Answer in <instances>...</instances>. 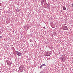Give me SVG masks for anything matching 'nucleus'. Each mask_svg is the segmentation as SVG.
<instances>
[{
    "instance_id": "obj_2",
    "label": "nucleus",
    "mask_w": 73,
    "mask_h": 73,
    "mask_svg": "<svg viewBox=\"0 0 73 73\" xmlns=\"http://www.w3.org/2000/svg\"><path fill=\"white\" fill-rule=\"evenodd\" d=\"M50 54H51V53L47 51V52L46 53V56H50Z\"/></svg>"
},
{
    "instance_id": "obj_6",
    "label": "nucleus",
    "mask_w": 73,
    "mask_h": 73,
    "mask_svg": "<svg viewBox=\"0 0 73 73\" xmlns=\"http://www.w3.org/2000/svg\"><path fill=\"white\" fill-rule=\"evenodd\" d=\"M46 66V65L45 64H43L42 65H41L40 67V68H42V66Z\"/></svg>"
},
{
    "instance_id": "obj_4",
    "label": "nucleus",
    "mask_w": 73,
    "mask_h": 73,
    "mask_svg": "<svg viewBox=\"0 0 73 73\" xmlns=\"http://www.w3.org/2000/svg\"><path fill=\"white\" fill-rule=\"evenodd\" d=\"M23 68L24 67H23V66H20L19 68V70H20L23 69Z\"/></svg>"
},
{
    "instance_id": "obj_5",
    "label": "nucleus",
    "mask_w": 73,
    "mask_h": 73,
    "mask_svg": "<svg viewBox=\"0 0 73 73\" xmlns=\"http://www.w3.org/2000/svg\"><path fill=\"white\" fill-rule=\"evenodd\" d=\"M42 2H41L42 3V5H45V4H44V0H43L42 1Z\"/></svg>"
},
{
    "instance_id": "obj_8",
    "label": "nucleus",
    "mask_w": 73,
    "mask_h": 73,
    "mask_svg": "<svg viewBox=\"0 0 73 73\" xmlns=\"http://www.w3.org/2000/svg\"><path fill=\"white\" fill-rule=\"evenodd\" d=\"M21 56V53L20 52L19 53V52L18 54V56Z\"/></svg>"
},
{
    "instance_id": "obj_16",
    "label": "nucleus",
    "mask_w": 73,
    "mask_h": 73,
    "mask_svg": "<svg viewBox=\"0 0 73 73\" xmlns=\"http://www.w3.org/2000/svg\"><path fill=\"white\" fill-rule=\"evenodd\" d=\"M0 34H1L0 33Z\"/></svg>"
},
{
    "instance_id": "obj_13",
    "label": "nucleus",
    "mask_w": 73,
    "mask_h": 73,
    "mask_svg": "<svg viewBox=\"0 0 73 73\" xmlns=\"http://www.w3.org/2000/svg\"><path fill=\"white\" fill-rule=\"evenodd\" d=\"M30 42H32V40L31 39L30 40Z\"/></svg>"
},
{
    "instance_id": "obj_14",
    "label": "nucleus",
    "mask_w": 73,
    "mask_h": 73,
    "mask_svg": "<svg viewBox=\"0 0 73 73\" xmlns=\"http://www.w3.org/2000/svg\"><path fill=\"white\" fill-rule=\"evenodd\" d=\"M0 38H2V36H0Z\"/></svg>"
},
{
    "instance_id": "obj_10",
    "label": "nucleus",
    "mask_w": 73,
    "mask_h": 73,
    "mask_svg": "<svg viewBox=\"0 0 73 73\" xmlns=\"http://www.w3.org/2000/svg\"><path fill=\"white\" fill-rule=\"evenodd\" d=\"M17 11H20V9H17Z\"/></svg>"
},
{
    "instance_id": "obj_3",
    "label": "nucleus",
    "mask_w": 73,
    "mask_h": 73,
    "mask_svg": "<svg viewBox=\"0 0 73 73\" xmlns=\"http://www.w3.org/2000/svg\"><path fill=\"white\" fill-rule=\"evenodd\" d=\"M61 60L62 61H65V57H63L62 58H61Z\"/></svg>"
},
{
    "instance_id": "obj_11",
    "label": "nucleus",
    "mask_w": 73,
    "mask_h": 73,
    "mask_svg": "<svg viewBox=\"0 0 73 73\" xmlns=\"http://www.w3.org/2000/svg\"><path fill=\"white\" fill-rule=\"evenodd\" d=\"M19 53V52L17 53V55H18V56Z\"/></svg>"
},
{
    "instance_id": "obj_1",
    "label": "nucleus",
    "mask_w": 73,
    "mask_h": 73,
    "mask_svg": "<svg viewBox=\"0 0 73 73\" xmlns=\"http://www.w3.org/2000/svg\"><path fill=\"white\" fill-rule=\"evenodd\" d=\"M66 25V24L64 25L62 27V29H63V30H68V29L67 28H68V27L67 26L65 25Z\"/></svg>"
},
{
    "instance_id": "obj_7",
    "label": "nucleus",
    "mask_w": 73,
    "mask_h": 73,
    "mask_svg": "<svg viewBox=\"0 0 73 73\" xmlns=\"http://www.w3.org/2000/svg\"><path fill=\"white\" fill-rule=\"evenodd\" d=\"M63 10H64L65 11H66V7H63Z\"/></svg>"
},
{
    "instance_id": "obj_12",
    "label": "nucleus",
    "mask_w": 73,
    "mask_h": 73,
    "mask_svg": "<svg viewBox=\"0 0 73 73\" xmlns=\"http://www.w3.org/2000/svg\"><path fill=\"white\" fill-rule=\"evenodd\" d=\"M72 7H73V3L71 4Z\"/></svg>"
},
{
    "instance_id": "obj_15",
    "label": "nucleus",
    "mask_w": 73,
    "mask_h": 73,
    "mask_svg": "<svg viewBox=\"0 0 73 73\" xmlns=\"http://www.w3.org/2000/svg\"><path fill=\"white\" fill-rule=\"evenodd\" d=\"M16 52H17V53H18V51H17Z\"/></svg>"
},
{
    "instance_id": "obj_9",
    "label": "nucleus",
    "mask_w": 73,
    "mask_h": 73,
    "mask_svg": "<svg viewBox=\"0 0 73 73\" xmlns=\"http://www.w3.org/2000/svg\"><path fill=\"white\" fill-rule=\"evenodd\" d=\"M11 63L10 62H7V65H10L11 64Z\"/></svg>"
}]
</instances>
